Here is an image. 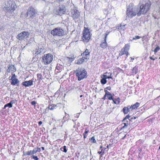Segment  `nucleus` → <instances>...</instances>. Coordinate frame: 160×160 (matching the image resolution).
Returning a JSON list of instances; mask_svg holds the SVG:
<instances>
[{
  "label": "nucleus",
  "instance_id": "obj_1",
  "mask_svg": "<svg viewBox=\"0 0 160 160\" xmlns=\"http://www.w3.org/2000/svg\"><path fill=\"white\" fill-rule=\"evenodd\" d=\"M139 5L140 8L137 13L138 16H140L142 14L146 13L149 10L151 4L149 1L147 2H145L143 3H142L140 2Z\"/></svg>",
  "mask_w": 160,
  "mask_h": 160
},
{
  "label": "nucleus",
  "instance_id": "obj_2",
  "mask_svg": "<svg viewBox=\"0 0 160 160\" xmlns=\"http://www.w3.org/2000/svg\"><path fill=\"white\" fill-rule=\"evenodd\" d=\"M75 73L78 81H80L87 77V72L83 68H78L75 71Z\"/></svg>",
  "mask_w": 160,
  "mask_h": 160
},
{
  "label": "nucleus",
  "instance_id": "obj_3",
  "mask_svg": "<svg viewBox=\"0 0 160 160\" xmlns=\"http://www.w3.org/2000/svg\"><path fill=\"white\" fill-rule=\"evenodd\" d=\"M51 33L53 36H61L64 34V32L62 28L58 27L52 30Z\"/></svg>",
  "mask_w": 160,
  "mask_h": 160
},
{
  "label": "nucleus",
  "instance_id": "obj_4",
  "mask_svg": "<svg viewBox=\"0 0 160 160\" xmlns=\"http://www.w3.org/2000/svg\"><path fill=\"white\" fill-rule=\"evenodd\" d=\"M12 2L13 9H10V8L9 7H5V9L7 10L6 14L8 16H13L14 15L13 11L17 8L16 4L13 1Z\"/></svg>",
  "mask_w": 160,
  "mask_h": 160
},
{
  "label": "nucleus",
  "instance_id": "obj_5",
  "mask_svg": "<svg viewBox=\"0 0 160 160\" xmlns=\"http://www.w3.org/2000/svg\"><path fill=\"white\" fill-rule=\"evenodd\" d=\"M53 55L51 54L48 53L44 55L42 57V61L45 65L50 63L53 60Z\"/></svg>",
  "mask_w": 160,
  "mask_h": 160
},
{
  "label": "nucleus",
  "instance_id": "obj_6",
  "mask_svg": "<svg viewBox=\"0 0 160 160\" xmlns=\"http://www.w3.org/2000/svg\"><path fill=\"white\" fill-rule=\"evenodd\" d=\"M36 12L32 7H30L28 9L27 17L29 19H32L35 17Z\"/></svg>",
  "mask_w": 160,
  "mask_h": 160
},
{
  "label": "nucleus",
  "instance_id": "obj_7",
  "mask_svg": "<svg viewBox=\"0 0 160 160\" xmlns=\"http://www.w3.org/2000/svg\"><path fill=\"white\" fill-rule=\"evenodd\" d=\"M90 34L87 28H84L83 33L82 39L86 42H88L90 38Z\"/></svg>",
  "mask_w": 160,
  "mask_h": 160
},
{
  "label": "nucleus",
  "instance_id": "obj_8",
  "mask_svg": "<svg viewBox=\"0 0 160 160\" xmlns=\"http://www.w3.org/2000/svg\"><path fill=\"white\" fill-rule=\"evenodd\" d=\"M72 17L73 19L75 20L77 19L80 16V13L79 11L75 7L72 8L71 11Z\"/></svg>",
  "mask_w": 160,
  "mask_h": 160
},
{
  "label": "nucleus",
  "instance_id": "obj_9",
  "mask_svg": "<svg viewBox=\"0 0 160 160\" xmlns=\"http://www.w3.org/2000/svg\"><path fill=\"white\" fill-rule=\"evenodd\" d=\"M29 35V33L28 32L23 31L18 35L17 38L19 40H24L28 37Z\"/></svg>",
  "mask_w": 160,
  "mask_h": 160
},
{
  "label": "nucleus",
  "instance_id": "obj_10",
  "mask_svg": "<svg viewBox=\"0 0 160 160\" xmlns=\"http://www.w3.org/2000/svg\"><path fill=\"white\" fill-rule=\"evenodd\" d=\"M130 48V45L129 44H126L124 47L122 49L120 53H119L120 56H122L124 54H125L128 53V52L129 51Z\"/></svg>",
  "mask_w": 160,
  "mask_h": 160
},
{
  "label": "nucleus",
  "instance_id": "obj_11",
  "mask_svg": "<svg viewBox=\"0 0 160 160\" xmlns=\"http://www.w3.org/2000/svg\"><path fill=\"white\" fill-rule=\"evenodd\" d=\"M66 10L65 7L64 6H61L59 8V9L57 12L59 15H61L64 14Z\"/></svg>",
  "mask_w": 160,
  "mask_h": 160
},
{
  "label": "nucleus",
  "instance_id": "obj_12",
  "mask_svg": "<svg viewBox=\"0 0 160 160\" xmlns=\"http://www.w3.org/2000/svg\"><path fill=\"white\" fill-rule=\"evenodd\" d=\"M109 32H107L106 33H105V36L104 38V41L102 42L101 44H100L101 47L103 48H106L107 46V44L106 42V39L107 38V36L109 34Z\"/></svg>",
  "mask_w": 160,
  "mask_h": 160
},
{
  "label": "nucleus",
  "instance_id": "obj_13",
  "mask_svg": "<svg viewBox=\"0 0 160 160\" xmlns=\"http://www.w3.org/2000/svg\"><path fill=\"white\" fill-rule=\"evenodd\" d=\"M127 11L126 17L130 18H132L133 16H136V13H138L137 12H134V11Z\"/></svg>",
  "mask_w": 160,
  "mask_h": 160
},
{
  "label": "nucleus",
  "instance_id": "obj_14",
  "mask_svg": "<svg viewBox=\"0 0 160 160\" xmlns=\"http://www.w3.org/2000/svg\"><path fill=\"white\" fill-rule=\"evenodd\" d=\"M16 71V68L14 65H9L8 67L7 72H11L12 73L15 72Z\"/></svg>",
  "mask_w": 160,
  "mask_h": 160
},
{
  "label": "nucleus",
  "instance_id": "obj_15",
  "mask_svg": "<svg viewBox=\"0 0 160 160\" xmlns=\"http://www.w3.org/2000/svg\"><path fill=\"white\" fill-rule=\"evenodd\" d=\"M22 84L26 87H29L33 85V81L32 80L26 81L22 82Z\"/></svg>",
  "mask_w": 160,
  "mask_h": 160
},
{
  "label": "nucleus",
  "instance_id": "obj_16",
  "mask_svg": "<svg viewBox=\"0 0 160 160\" xmlns=\"http://www.w3.org/2000/svg\"><path fill=\"white\" fill-rule=\"evenodd\" d=\"M10 80H11V84L13 85H15L16 84L18 86L19 84V81L17 78L10 79Z\"/></svg>",
  "mask_w": 160,
  "mask_h": 160
},
{
  "label": "nucleus",
  "instance_id": "obj_17",
  "mask_svg": "<svg viewBox=\"0 0 160 160\" xmlns=\"http://www.w3.org/2000/svg\"><path fill=\"white\" fill-rule=\"evenodd\" d=\"M89 51L88 49H86L85 51L82 54V55L83 57H85L86 59H88L89 57Z\"/></svg>",
  "mask_w": 160,
  "mask_h": 160
},
{
  "label": "nucleus",
  "instance_id": "obj_18",
  "mask_svg": "<svg viewBox=\"0 0 160 160\" xmlns=\"http://www.w3.org/2000/svg\"><path fill=\"white\" fill-rule=\"evenodd\" d=\"M88 59H86L85 57H83L81 58H79L78 60L77 63L78 64H82L84 61H87Z\"/></svg>",
  "mask_w": 160,
  "mask_h": 160
},
{
  "label": "nucleus",
  "instance_id": "obj_19",
  "mask_svg": "<svg viewBox=\"0 0 160 160\" xmlns=\"http://www.w3.org/2000/svg\"><path fill=\"white\" fill-rule=\"evenodd\" d=\"M130 106H128L127 107H124L123 109V111L124 114L127 113L131 109Z\"/></svg>",
  "mask_w": 160,
  "mask_h": 160
},
{
  "label": "nucleus",
  "instance_id": "obj_20",
  "mask_svg": "<svg viewBox=\"0 0 160 160\" xmlns=\"http://www.w3.org/2000/svg\"><path fill=\"white\" fill-rule=\"evenodd\" d=\"M139 103L136 102L134 105L131 106L130 107V108H131L132 110L134 109H135V108H137L139 106Z\"/></svg>",
  "mask_w": 160,
  "mask_h": 160
},
{
  "label": "nucleus",
  "instance_id": "obj_21",
  "mask_svg": "<svg viewBox=\"0 0 160 160\" xmlns=\"http://www.w3.org/2000/svg\"><path fill=\"white\" fill-rule=\"evenodd\" d=\"M133 5L132 3H130L128 6V8L127 9V11H134L133 10Z\"/></svg>",
  "mask_w": 160,
  "mask_h": 160
},
{
  "label": "nucleus",
  "instance_id": "obj_22",
  "mask_svg": "<svg viewBox=\"0 0 160 160\" xmlns=\"http://www.w3.org/2000/svg\"><path fill=\"white\" fill-rule=\"evenodd\" d=\"M23 154L24 155H30L33 154L32 151L30 150L26 152H23Z\"/></svg>",
  "mask_w": 160,
  "mask_h": 160
},
{
  "label": "nucleus",
  "instance_id": "obj_23",
  "mask_svg": "<svg viewBox=\"0 0 160 160\" xmlns=\"http://www.w3.org/2000/svg\"><path fill=\"white\" fill-rule=\"evenodd\" d=\"M56 105L54 104H52L51 105H49L48 107V108L50 110H53L54 109L56 108Z\"/></svg>",
  "mask_w": 160,
  "mask_h": 160
},
{
  "label": "nucleus",
  "instance_id": "obj_24",
  "mask_svg": "<svg viewBox=\"0 0 160 160\" xmlns=\"http://www.w3.org/2000/svg\"><path fill=\"white\" fill-rule=\"evenodd\" d=\"M37 51V55L38 54H40L42 53L43 52V49L41 48L40 49L39 48L37 49L36 48Z\"/></svg>",
  "mask_w": 160,
  "mask_h": 160
},
{
  "label": "nucleus",
  "instance_id": "obj_25",
  "mask_svg": "<svg viewBox=\"0 0 160 160\" xmlns=\"http://www.w3.org/2000/svg\"><path fill=\"white\" fill-rule=\"evenodd\" d=\"M12 1H9L8 2V3L9 4V5L8 6L7 5V7H9L10 8V9H13V6H12Z\"/></svg>",
  "mask_w": 160,
  "mask_h": 160
},
{
  "label": "nucleus",
  "instance_id": "obj_26",
  "mask_svg": "<svg viewBox=\"0 0 160 160\" xmlns=\"http://www.w3.org/2000/svg\"><path fill=\"white\" fill-rule=\"evenodd\" d=\"M117 99H118V102H117L115 100V99H114V98H112V100L113 102L115 104H119L120 102V99L119 98H118Z\"/></svg>",
  "mask_w": 160,
  "mask_h": 160
},
{
  "label": "nucleus",
  "instance_id": "obj_27",
  "mask_svg": "<svg viewBox=\"0 0 160 160\" xmlns=\"http://www.w3.org/2000/svg\"><path fill=\"white\" fill-rule=\"evenodd\" d=\"M107 96L109 100H111L113 98L112 95L110 92L107 95Z\"/></svg>",
  "mask_w": 160,
  "mask_h": 160
},
{
  "label": "nucleus",
  "instance_id": "obj_28",
  "mask_svg": "<svg viewBox=\"0 0 160 160\" xmlns=\"http://www.w3.org/2000/svg\"><path fill=\"white\" fill-rule=\"evenodd\" d=\"M107 80L105 78H102L101 80V82L102 84H105L107 83Z\"/></svg>",
  "mask_w": 160,
  "mask_h": 160
},
{
  "label": "nucleus",
  "instance_id": "obj_29",
  "mask_svg": "<svg viewBox=\"0 0 160 160\" xmlns=\"http://www.w3.org/2000/svg\"><path fill=\"white\" fill-rule=\"evenodd\" d=\"M61 150L64 152H67V150L66 149V146H64L61 148Z\"/></svg>",
  "mask_w": 160,
  "mask_h": 160
},
{
  "label": "nucleus",
  "instance_id": "obj_30",
  "mask_svg": "<svg viewBox=\"0 0 160 160\" xmlns=\"http://www.w3.org/2000/svg\"><path fill=\"white\" fill-rule=\"evenodd\" d=\"M8 107L9 108H11L12 107V105L11 104V103H9L6 104L4 106V108H5L6 107Z\"/></svg>",
  "mask_w": 160,
  "mask_h": 160
},
{
  "label": "nucleus",
  "instance_id": "obj_31",
  "mask_svg": "<svg viewBox=\"0 0 160 160\" xmlns=\"http://www.w3.org/2000/svg\"><path fill=\"white\" fill-rule=\"evenodd\" d=\"M88 132V130H87V129L86 130L85 132H84L83 134V137L84 138H85L87 137V135H86V134H87Z\"/></svg>",
  "mask_w": 160,
  "mask_h": 160
},
{
  "label": "nucleus",
  "instance_id": "obj_32",
  "mask_svg": "<svg viewBox=\"0 0 160 160\" xmlns=\"http://www.w3.org/2000/svg\"><path fill=\"white\" fill-rule=\"evenodd\" d=\"M37 77H38V80H39L40 81L41 80H42V75L41 74H37Z\"/></svg>",
  "mask_w": 160,
  "mask_h": 160
},
{
  "label": "nucleus",
  "instance_id": "obj_33",
  "mask_svg": "<svg viewBox=\"0 0 160 160\" xmlns=\"http://www.w3.org/2000/svg\"><path fill=\"white\" fill-rule=\"evenodd\" d=\"M68 58L69 59V61L70 62H72L75 59L74 56H72L71 57Z\"/></svg>",
  "mask_w": 160,
  "mask_h": 160
},
{
  "label": "nucleus",
  "instance_id": "obj_34",
  "mask_svg": "<svg viewBox=\"0 0 160 160\" xmlns=\"http://www.w3.org/2000/svg\"><path fill=\"white\" fill-rule=\"evenodd\" d=\"M90 141L92 143H95L96 142V140L94 137H92L91 138Z\"/></svg>",
  "mask_w": 160,
  "mask_h": 160
},
{
  "label": "nucleus",
  "instance_id": "obj_35",
  "mask_svg": "<svg viewBox=\"0 0 160 160\" xmlns=\"http://www.w3.org/2000/svg\"><path fill=\"white\" fill-rule=\"evenodd\" d=\"M125 25H120L118 27V29H124V27Z\"/></svg>",
  "mask_w": 160,
  "mask_h": 160
},
{
  "label": "nucleus",
  "instance_id": "obj_36",
  "mask_svg": "<svg viewBox=\"0 0 160 160\" xmlns=\"http://www.w3.org/2000/svg\"><path fill=\"white\" fill-rule=\"evenodd\" d=\"M130 124V123L124 122V123H123V124L124 125V126H123L122 128H124L126 127H127L128 125Z\"/></svg>",
  "mask_w": 160,
  "mask_h": 160
},
{
  "label": "nucleus",
  "instance_id": "obj_37",
  "mask_svg": "<svg viewBox=\"0 0 160 160\" xmlns=\"http://www.w3.org/2000/svg\"><path fill=\"white\" fill-rule=\"evenodd\" d=\"M141 38V37L138 36H135L134 37H133L132 38L133 40H136L138 39H139Z\"/></svg>",
  "mask_w": 160,
  "mask_h": 160
},
{
  "label": "nucleus",
  "instance_id": "obj_38",
  "mask_svg": "<svg viewBox=\"0 0 160 160\" xmlns=\"http://www.w3.org/2000/svg\"><path fill=\"white\" fill-rule=\"evenodd\" d=\"M32 53L33 55H35V56L37 55V51L36 49H35L34 50L32 51Z\"/></svg>",
  "mask_w": 160,
  "mask_h": 160
},
{
  "label": "nucleus",
  "instance_id": "obj_39",
  "mask_svg": "<svg viewBox=\"0 0 160 160\" xmlns=\"http://www.w3.org/2000/svg\"><path fill=\"white\" fill-rule=\"evenodd\" d=\"M136 69H137L135 67H134L133 68L132 72L133 73L135 74L137 73Z\"/></svg>",
  "mask_w": 160,
  "mask_h": 160
},
{
  "label": "nucleus",
  "instance_id": "obj_40",
  "mask_svg": "<svg viewBox=\"0 0 160 160\" xmlns=\"http://www.w3.org/2000/svg\"><path fill=\"white\" fill-rule=\"evenodd\" d=\"M101 78H105V79H106L107 78L108 76H107V75H105V74H104L103 75H101Z\"/></svg>",
  "mask_w": 160,
  "mask_h": 160
},
{
  "label": "nucleus",
  "instance_id": "obj_41",
  "mask_svg": "<svg viewBox=\"0 0 160 160\" xmlns=\"http://www.w3.org/2000/svg\"><path fill=\"white\" fill-rule=\"evenodd\" d=\"M130 116L129 115H127V116H126L125 118L123 119V121L125 122L126 120V119H127L128 118H130Z\"/></svg>",
  "mask_w": 160,
  "mask_h": 160
},
{
  "label": "nucleus",
  "instance_id": "obj_42",
  "mask_svg": "<svg viewBox=\"0 0 160 160\" xmlns=\"http://www.w3.org/2000/svg\"><path fill=\"white\" fill-rule=\"evenodd\" d=\"M33 154H35L38 152L37 148H34L32 151Z\"/></svg>",
  "mask_w": 160,
  "mask_h": 160
},
{
  "label": "nucleus",
  "instance_id": "obj_43",
  "mask_svg": "<svg viewBox=\"0 0 160 160\" xmlns=\"http://www.w3.org/2000/svg\"><path fill=\"white\" fill-rule=\"evenodd\" d=\"M32 158L34 159L35 160H38V158L37 156L32 155Z\"/></svg>",
  "mask_w": 160,
  "mask_h": 160
},
{
  "label": "nucleus",
  "instance_id": "obj_44",
  "mask_svg": "<svg viewBox=\"0 0 160 160\" xmlns=\"http://www.w3.org/2000/svg\"><path fill=\"white\" fill-rule=\"evenodd\" d=\"M160 49V48L159 47H157L154 50L155 52H156L158 51Z\"/></svg>",
  "mask_w": 160,
  "mask_h": 160
},
{
  "label": "nucleus",
  "instance_id": "obj_45",
  "mask_svg": "<svg viewBox=\"0 0 160 160\" xmlns=\"http://www.w3.org/2000/svg\"><path fill=\"white\" fill-rule=\"evenodd\" d=\"M104 92H105V94L106 95V96H107V95L109 93H110L107 90H106V89L105 88L104 89Z\"/></svg>",
  "mask_w": 160,
  "mask_h": 160
},
{
  "label": "nucleus",
  "instance_id": "obj_46",
  "mask_svg": "<svg viewBox=\"0 0 160 160\" xmlns=\"http://www.w3.org/2000/svg\"><path fill=\"white\" fill-rule=\"evenodd\" d=\"M12 77L11 79L16 78V76L15 74H12Z\"/></svg>",
  "mask_w": 160,
  "mask_h": 160
},
{
  "label": "nucleus",
  "instance_id": "obj_47",
  "mask_svg": "<svg viewBox=\"0 0 160 160\" xmlns=\"http://www.w3.org/2000/svg\"><path fill=\"white\" fill-rule=\"evenodd\" d=\"M31 103L32 105H34L36 103V102L35 101H33L31 102Z\"/></svg>",
  "mask_w": 160,
  "mask_h": 160
},
{
  "label": "nucleus",
  "instance_id": "obj_48",
  "mask_svg": "<svg viewBox=\"0 0 160 160\" xmlns=\"http://www.w3.org/2000/svg\"><path fill=\"white\" fill-rule=\"evenodd\" d=\"M128 119L129 123H130V122H132L133 121V118H131L130 119Z\"/></svg>",
  "mask_w": 160,
  "mask_h": 160
},
{
  "label": "nucleus",
  "instance_id": "obj_49",
  "mask_svg": "<svg viewBox=\"0 0 160 160\" xmlns=\"http://www.w3.org/2000/svg\"><path fill=\"white\" fill-rule=\"evenodd\" d=\"M37 149L38 152H40L41 151V148L38 147L37 148Z\"/></svg>",
  "mask_w": 160,
  "mask_h": 160
},
{
  "label": "nucleus",
  "instance_id": "obj_50",
  "mask_svg": "<svg viewBox=\"0 0 160 160\" xmlns=\"http://www.w3.org/2000/svg\"><path fill=\"white\" fill-rule=\"evenodd\" d=\"M106 89H107V90H110L111 89V88L110 87H107L106 88Z\"/></svg>",
  "mask_w": 160,
  "mask_h": 160
},
{
  "label": "nucleus",
  "instance_id": "obj_51",
  "mask_svg": "<svg viewBox=\"0 0 160 160\" xmlns=\"http://www.w3.org/2000/svg\"><path fill=\"white\" fill-rule=\"evenodd\" d=\"M42 123V121H39L38 122V124L39 126H40Z\"/></svg>",
  "mask_w": 160,
  "mask_h": 160
},
{
  "label": "nucleus",
  "instance_id": "obj_52",
  "mask_svg": "<svg viewBox=\"0 0 160 160\" xmlns=\"http://www.w3.org/2000/svg\"><path fill=\"white\" fill-rule=\"evenodd\" d=\"M106 97H107V96H106V95L105 94V95L102 98V99H103V100H105V99Z\"/></svg>",
  "mask_w": 160,
  "mask_h": 160
},
{
  "label": "nucleus",
  "instance_id": "obj_53",
  "mask_svg": "<svg viewBox=\"0 0 160 160\" xmlns=\"http://www.w3.org/2000/svg\"><path fill=\"white\" fill-rule=\"evenodd\" d=\"M10 102L11 103V104L12 105V104L14 103V101H12Z\"/></svg>",
  "mask_w": 160,
  "mask_h": 160
},
{
  "label": "nucleus",
  "instance_id": "obj_54",
  "mask_svg": "<svg viewBox=\"0 0 160 160\" xmlns=\"http://www.w3.org/2000/svg\"><path fill=\"white\" fill-rule=\"evenodd\" d=\"M149 58H150V59H151V60H154L155 59L153 58L152 57H149Z\"/></svg>",
  "mask_w": 160,
  "mask_h": 160
},
{
  "label": "nucleus",
  "instance_id": "obj_55",
  "mask_svg": "<svg viewBox=\"0 0 160 160\" xmlns=\"http://www.w3.org/2000/svg\"><path fill=\"white\" fill-rule=\"evenodd\" d=\"M102 149H101V151H99V152H98V153L99 154H101L102 152Z\"/></svg>",
  "mask_w": 160,
  "mask_h": 160
},
{
  "label": "nucleus",
  "instance_id": "obj_56",
  "mask_svg": "<svg viewBox=\"0 0 160 160\" xmlns=\"http://www.w3.org/2000/svg\"><path fill=\"white\" fill-rule=\"evenodd\" d=\"M126 135H124V136L123 138H122V139H124V138H125V137H126Z\"/></svg>",
  "mask_w": 160,
  "mask_h": 160
},
{
  "label": "nucleus",
  "instance_id": "obj_57",
  "mask_svg": "<svg viewBox=\"0 0 160 160\" xmlns=\"http://www.w3.org/2000/svg\"><path fill=\"white\" fill-rule=\"evenodd\" d=\"M118 99H117V98H115V100L117 102H118Z\"/></svg>",
  "mask_w": 160,
  "mask_h": 160
},
{
  "label": "nucleus",
  "instance_id": "obj_58",
  "mask_svg": "<svg viewBox=\"0 0 160 160\" xmlns=\"http://www.w3.org/2000/svg\"><path fill=\"white\" fill-rule=\"evenodd\" d=\"M126 54L127 57H128V55L129 54V53H128H128H126Z\"/></svg>",
  "mask_w": 160,
  "mask_h": 160
},
{
  "label": "nucleus",
  "instance_id": "obj_59",
  "mask_svg": "<svg viewBox=\"0 0 160 160\" xmlns=\"http://www.w3.org/2000/svg\"><path fill=\"white\" fill-rule=\"evenodd\" d=\"M41 148L42 150H44V147H42Z\"/></svg>",
  "mask_w": 160,
  "mask_h": 160
},
{
  "label": "nucleus",
  "instance_id": "obj_60",
  "mask_svg": "<svg viewBox=\"0 0 160 160\" xmlns=\"http://www.w3.org/2000/svg\"><path fill=\"white\" fill-rule=\"evenodd\" d=\"M107 78H112L111 77H108Z\"/></svg>",
  "mask_w": 160,
  "mask_h": 160
},
{
  "label": "nucleus",
  "instance_id": "obj_61",
  "mask_svg": "<svg viewBox=\"0 0 160 160\" xmlns=\"http://www.w3.org/2000/svg\"><path fill=\"white\" fill-rule=\"evenodd\" d=\"M130 58L132 60H134V58Z\"/></svg>",
  "mask_w": 160,
  "mask_h": 160
},
{
  "label": "nucleus",
  "instance_id": "obj_62",
  "mask_svg": "<svg viewBox=\"0 0 160 160\" xmlns=\"http://www.w3.org/2000/svg\"><path fill=\"white\" fill-rule=\"evenodd\" d=\"M125 122H126V121H125ZM128 122H129V120H128V121L127 120L126 122V123H128Z\"/></svg>",
  "mask_w": 160,
  "mask_h": 160
},
{
  "label": "nucleus",
  "instance_id": "obj_63",
  "mask_svg": "<svg viewBox=\"0 0 160 160\" xmlns=\"http://www.w3.org/2000/svg\"><path fill=\"white\" fill-rule=\"evenodd\" d=\"M136 117H134L133 118V119H136Z\"/></svg>",
  "mask_w": 160,
  "mask_h": 160
},
{
  "label": "nucleus",
  "instance_id": "obj_64",
  "mask_svg": "<svg viewBox=\"0 0 160 160\" xmlns=\"http://www.w3.org/2000/svg\"><path fill=\"white\" fill-rule=\"evenodd\" d=\"M100 148L101 149V148H102V146H100Z\"/></svg>",
  "mask_w": 160,
  "mask_h": 160
}]
</instances>
